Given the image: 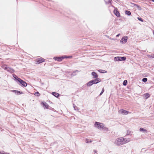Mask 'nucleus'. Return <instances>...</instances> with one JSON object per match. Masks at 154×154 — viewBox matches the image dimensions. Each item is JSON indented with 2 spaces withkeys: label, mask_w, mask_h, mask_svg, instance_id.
Listing matches in <instances>:
<instances>
[{
  "label": "nucleus",
  "mask_w": 154,
  "mask_h": 154,
  "mask_svg": "<svg viewBox=\"0 0 154 154\" xmlns=\"http://www.w3.org/2000/svg\"><path fill=\"white\" fill-rule=\"evenodd\" d=\"M140 131H143L144 133H146L147 132V131L143 128H140Z\"/></svg>",
  "instance_id": "obj_14"
},
{
  "label": "nucleus",
  "mask_w": 154,
  "mask_h": 154,
  "mask_svg": "<svg viewBox=\"0 0 154 154\" xmlns=\"http://www.w3.org/2000/svg\"><path fill=\"white\" fill-rule=\"evenodd\" d=\"M145 96L147 98H148L149 97V94L148 93H146L145 94Z\"/></svg>",
  "instance_id": "obj_27"
},
{
  "label": "nucleus",
  "mask_w": 154,
  "mask_h": 154,
  "mask_svg": "<svg viewBox=\"0 0 154 154\" xmlns=\"http://www.w3.org/2000/svg\"><path fill=\"white\" fill-rule=\"evenodd\" d=\"M52 94L54 96H55V97H58L59 96V94L58 93H57L53 92L52 93Z\"/></svg>",
  "instance_id": "obj_15"
},
{
  "label": "nucleus",
  "mask_w": 154,
  "mask_h": 154,
  "mask_svg": "<svg viewBox=\"0 0 154 154\" xmlns=\"http://www.w3.org/2000/svg\"><path fill=\"white\" fill-rule=\"evenodd\" d=\"M34 95H35L36 96H39L40 95V94L38 92H35L34 94Z\"/></svg>",
  "instance_id": "obj_26"
},
{
  "label": "nucleus",
  "mask_w": 154,
  "mask_h": 154,
  "mask_svg": "<svg viewBox=\"0 0 154 154\" xmlns=\"http://www.w3.org/2000/svg\"><path fill=\"white\" fill-rule=\"evenodd\" d=\"M93 84V83H92V82L91 80L87 84V85L88 86H91Z\"/></svg>",
  "instance_id": "obj_18"
},
{
  "label": "nucleus",
  "mask_w": 154,
  "mask_h": 154,
  "mask_svg": "<svg viewBox=\"0 0 154 154\" xmlns=\"http://www.w3.org/2000/svg\"><path fill=\"white\" fill-rule=\"evenodd\" d=\"M64 57V58H70V57H70V56H65Z\"/></svg>",
  "instance_id": "obj_32"
},
{
  "label": "nucleus",
  "mask_w": 154,
  "mask_h": 154,
  "mask_svg": "<svg viewBox=\"0 0 154 154\" xmlns=\"http://www.w3.org/2000/svg\"><path fill=\"white\" fill-rule=\"evenodd\" d=\"M43 104L44 106H45V107L46 108H48V104L47 103H43Z\"/></svg>",
  "instance_id": "obj_21"
},
{
  "label": "nucleus",
  "mask_w": 154,
  "mask_h": 154,
  "mask_svg": "<svg viewBox=\"0 0 154 154\" xmlns=\"http://www.w3.org/2000/svg\"><path fill=\"white\" fill-rule=\"evenodd\" d=\"M92 83L93 84H97L100 82L101 80L99 78H97L95 79L91 80Z\"/></svg>",
  "instance_id": "obj_6"
},
{
  "label": "nucleus",
  "mask_w": 154,
  "mask_h": 154,
  "mask_svg": "<svg viewBox=\"0 0 154 154\" xmlns=\"http://www.w3.org/2000/svg\"><path fill=\"white\" fill-rule=\"evenodd\" d=\"M54 58L56 60L60 61L64 58V57L63 56H62L61 57H54Z\"/></svg>",
  "instance_id": "obj_8"
},
{
  "label": "nucleus",
  "mask_w": 154,
  "mask_h": 154,
  "mask_svg": "<svg viewBox=\"0 0 154 154\" xmlns=\"http://www.w3.org/2000/svg\"><path fill=\"white\" fill-rule=\"evenodd\" d=\"M17 78V81L18 82L20 83V84H21L24 87H26L27 86V84L25 82L18 77Z\"/></svg>",
  "instance_id": "obj_3"
},
{
  "label": "nucleus",
  "mask_w": 154,
  "mask_h": 154,
  "mask_svg": "<svg viewBox=\"0 0 154 154\" xmlns=\"http://www.w3.org/2000/svg\"><path fill=\"white\" fill-rule=\"evenodd\" d=\"M120 35V34H118V35H116V36L117 37H119V36Z\"/></svg>",
  "instance_id": "obj_34"
},
{
  "label": "nucleus",
  "mask_w": 154,
  "mask_h": 154,
  "mask_svg": "<svg viewBox=\"0 0 154 154\" xmlns=\"http://www.w3.org/2000/svg\"><path fill=\"white\" fill-rule=\"evenodd\" d=\"M137 19L140 21L142 22H143V20L141 18H140V17H137Z\"/></svg>",
  "instance_id": "obj_28"
},
{
  "label": "nucleus",
  "mask_w": 154,
  "mask_h": 154,
  "mask_svg": "<svg viewBox=\"0 0 154 154\" xmlns=\"http://www.w3.org/2000/svg\"><path fill=\"white\" fill-rule=\"evenodd\" d=\"M103 130L104 131H108V128L104 127V125H103V128L101 129V130Z\"/></svg>",
  "instance_id": "obj_19"
},
{
  "label": "nucleus",
  "mask_w": 154,
  "mask_h": 154,
  "mask_svg": "<svg viewBox=\"0 0 154 154\" xmlns=\"http://www.w3.org/2000/svg\"><path fill=\"white\" fill-rule=\"evenodd\" d=\"M125 13L128 16L130 15L131 14V12L128 11H125Z\"/></svg>",
  "instance_id": "obj_17"
},
{
  "label": "nucleus",
  "mask_w": 154,
  "mask_h": 154,
  "mask_svg": "<svg viewBox=\"0 0 154 154\" xmlns=\"http://www.w3.org/2000/svg\"><path fill=\"white\" fill-rule=\"evenodd\" d=\"M106 3L108 4L111 5L112 3V0H107V1H106Z\"/></svg>",
  "instance_id": "obj_20"
},
{
  "label": "nucleus",
  "mask_w": 154,
  "mask_h": 154,
  "mask_svg": "<svg viewBox=\"0 0 154 154\" xmlns=\"http://www.w3.org/2000/svg\"><path fill=\"white\" fill-rule=\"evenodd\" d=\"M130 141L129 139L124 138L123 137H120L116 139L114 142V144L118 146H120Z\"/></svg>",
  "instance_id": "obj_1"
},
{
  "label": "nucleus",
  "mask_w": 154,
  "mask_h": 154,
  "mask_svg": "<svg viewBox=\"0 0 154 154\" xmlns=\"http://www.w3.org/2000/svg\"><path fill=\"white\" fill-rule=\"evenodd\" d=\"M105 71L104 70H101V69L99 70V72H100L102 73H104L106 72V71H105Z\"/></svg>",
  "instance_id": "obj_22"
},
{
  "label": "nucleus",
  "mask_w": 154,
  "mask_h": 154,
  "mask_svg": "<svg viewBox=\"0 0 154 154\" xmlns=\"http://www.w3.org/2000/svg\"><path fill=\"white\" fill-rule=\"evenodd\" d=\"M147 150V149L145 148H143L141 149V152H143L146 151Z\"/></svg>",
  "instance_id": "obj_25"
},
{
  "label": "nucleus",
  "mask_w": 154,
  "mask_h": 154,
  "mask_svg": "<svg viewBox=\"0 0 154 154\" xmlns=\"http://www.w3.org/2000/svg\"><path fill=\"white\" fill-rule=\"evenodd\" d=\"M20 94V91H17V94Z\"/></svg>",
  "instance_id": "obj_36"
},
{
  "label": "nucleus",
  "mask_w": 154,
  "mask_h": 154,
  "mask_svg": "<svg viewBox=\"0 0 154 154\" xmlns=\"http://www.w3.org/2000/svg\"><path fill=\"white\" fill-rule=\"evenodd\" d=\"M7 71L11 73H13L14 71L13 69L9 66L8 67V69Z\"/></svg>",
  "instance_id": "obj_11"
},
{
  "label": "nucleus",
  "mask_w": 154,
  "mask_h": 154,
  "mask_svg": "<svg viewBox=\"0 0 154 154\" xmlns=\"http://www.w3.org/2000/svg\"><path fill=\"white\" fill-rule=\"evenodd\" d=\"M104 92V88H103L102 90V91H101V92L100 93V95H102V94L103 93V92Z\"/></svg>",
  "instance_id": "obj_30"
},
{
  "label": "nucleus",
  "mask_w": 154,
  "mask_h": 154,
  "mask_svg": "<svg viewBox=\"0 0 154 154\" xmlns=\"http://www.w3.org/2000/svg\"><path fill=\"white\" fill-rule=\"evenodd\" d=\"M128 37L127 36H124L121 39L120 42L122 43H126L127 41Z\"/></svg>",
  "instance_id": "obj_7"
},
{
  "label": "nucleus",
  "mask_w": 154,
  "mask_h": 154,
  "mask_svg": "<svg viewBox=\"0 0 154 154\" xmlns=\"http://www.w3.org/2000/svg\"><path fill=\"white\" fill-rule=\"evenodd\" d=\"M94 152L95 153H96L97 152V151L96 150H94Z\"/></svg>",
  "instance_id": "obj_35"
},
{
  "label": "nucleus",
  "mask_w": 154,
  "mask_h": 154,
  "mask_svg": "<svg viewBox=\"0 0 154 154\" xmlns=\"http://www.w3.org/2000/svg\"><path fill=\"white\" fill-rule=\"evenodd\" d=\"M91 75L93 76L94 78H97L98 75L97 74L94 72H93L91 73Z\"/></svg>",
  "instance_id": "obj_10"
},
{
  "label": "nucleus",
  "mask_w": 154,
  "mask_h": 154,
  "mask_svg": "<svg viewBox=\"0 0 154 154\" xmlns=\"http://www.w3.org/2000/svg\"><path fill=\"white\" fill-rule=\"evenodd\" d=\"M152 1L154 2V0H152Z\"/></svg>",
  "instance_id": "obj_39"
},
{
  "label": "nucleus",
  "mask_w": 154,
  "mask_h": 154,
  "mask_svg": "<svg viewBox=\"0 0 154 154\" xmlns=\"http://www.w3.org/2000/svg\"><path fill=\"white\" fill-rule=\"evenodd\" d=\"M13 77L15 78V79L17 80V76L15 74H13Z\"/></svg>",
  "instance_id": "obj_29"
},
{
  "label": "nucleus",
  "mask_w": 154,
  "mask_h": 154,
  "mask_svg": "<svg viewBox=\"0 0 154 154\" xmlns=\"http://www.w3.org/2000/svg\"><path fill=\"white\" fill-rule=\"evenodd\" d=\"M126 59V57H114V60L115 61H118L122 60H125Z\"/></svg>",
  "instance_id": "obj_4"
},
{
  "label": "nucleus",
  "mask_w": 154,
  "mask_h": 154,
  "mask_svg": "<svg viewBox=\"0 0 154 154\" xmlns=\"http://www.w3.org/2000/svg\"><path fill=\"white\" fill-rule=\"evenodd\" d=\"M147 57L149 58H154V54L150 55H148Z\"/></svg>",
  "instance_id": "obj_16"
},
{
  "label": "nucleus",
  "mask_w": 154,
  "mask_h": 154,
  "mask_svg": "<svg viewBox=\"0 0 154 154\" xmlns=\"http://www.w3.org/2000/svg\"><path fill=\"white\" fill-rule=\"evenodd\" d=\"M74 73V72H73L72 74V75H74L73 74Z\"/></svg>",
  "instance_id": "obj_38"
},
{
  "label": "nucleus",
  "mask_w": 154,
  "mask_h": 154,
  "mask_svg": "<svg viewBox=\"0 0 154 154\" xmlns=\"http://www.w3.org/2000/svg\"><path fill=\"white\" fill-rule=\"evenodd\" d=\"M103 124L97 122H96L94 124L95 127L100 130H101V129L103 128Z\"/></svg>",
  "instance_id": "obj_2"
},
{
  "label": "nucleus",
  "mask_w": 154,
  "mask_h": 154,
  "mask_svg": "<svg viewBox=\"0 0 154 154\" xmlns=\"http://www.w3.org/2000/svg\"><path fill=\"white\" fill-rule=\"evenodd\" d=\"M1 154H5L4 153H1Z\"/></svg>",
  "instance_id": "obj_37"
},
{
  "label": "nucleus",
  "mask_w": 154,
  "mask_h": 154,
  "mask_svg": "<svg viewBox=\"0 0 154 154\" xmlns=\"http://www.w3.org/2000/svg\"><path fill=\"white\" fill-rule=\"evenodd\" d=\"M45 61V59L44 58H41L39 59L36 60L37 63L39 64L40 63L43 62Z\"/></svg>",
  "instance_id": "obj_9"
},
{
  "label": "nucleus",
  "mask_w": 154,
  "mask_h": 154,
  "mask_svg": "<svg viewBox=\"0 0 154 154\" xmlns=\"http://www.w3.org/2000/svg\"><path fill=\"white\" fill-rule=\"evenodd\" d=\"M8 66L6 65H3L2 66V67L4 69L6 70H7Z\"/></svg>",
  "instance_id": "obj_13"
},
{
  "label": "nucleus",
  "mask_w": 154,
  "mask_h": 154,
  "mask_svg": "<svg viewBox=\"0 0 154 154\" xmlns=\"http://www.w3.org/2000/svg\"><path fill=\"white\" fill-rule=\"evenodd\" d=\"M116 0V1H118V0Z\"/></svg>",
  "instance_id": "obj_40"
},
{
  "label": "nucleus",
  "mask_w": 154,
  "mask_h": 154,
  "mask_svg": "<svg viewBox=\"0 0 154 154\" xmlns=\"http://www.w3.org/2000/svg\"><path fill=\"white\" fill-rule=\"evenodd\" d=\"M119 112L120 114H122L124 115H126L129 113L128 111L121 109L119 111Z\"/></svg>",
  "instance_id": "obj_5"
},
{
  "label": "nucleus",
  "mask_w": 154,
  "mask_h": 154,
  "mask_svg": "<svg viewBox=\"0 0 154 154\" xmlns=\"http://www.w3.org/2000/svg\"><path fill=\"white\" fill-rule=\"evenodd\" d=\"M91 142H92V141L91 140H90V141H89L88 139H87L86 140V142L87 143H91Z\"/></svg>",
  "instance_id": "obj_31"
},
{
  "label": "nucleus",
  "mask_w": 154,
  "mask_h": 154,
  "mask_svg": "<svg viewBox=\"0 0 154 154\" xmlns=\"http://www.w3.org/2000/svg\"><path fill=\"white\" fill-rule=\"evenodd\" d=\"M114 14L118 17L120 16V15L119 12L117 10H114Z\"/></svg>",
  "instance_id": "obj_12"
},
{
  "label": "nucleus",
  "mask_w": 154,
  "mask_h": 154,
  "mask_svg": "<svg viewBox=\"0 0 154 154\" xmlns=\"http://www.w3.org/2000/svg\"><path fill=\"white\" fill-rule=\"evenodd\" d=\"M147 79L146 78H144L142 79L143 82H146L147 81Z\"/></svg>",
  "instance_id": "obj_24"
},
{
  "label": "nucleus",
  "mask_w": 154,
  "mask_h": 154,
  "mask_svg": "<svg viewBox=\"0 0 154 154\" xmlns=\"http://www.w3.org/2000/svg\"><path fill=\"white\" fill-rule=\"evenodd\" d=\"M73 107L74 108V109H75V110H76L77 109H76L77 108V107H76L75 106H74V105H73Z\"/></svg>",
  "instance_id": "obj_33"
},
{
  "label": "nucleus",
  "mask_w": 154,
  "mask_h": 154,
  "mask_svg": "<svg viewBox=\"0 0 154 154\" xmlns=\"http://www.w3.org/2000/svg\"><path fill=\"white\" fill-rule=\"evenodd\" d=\"M127 81L126 80H125L124 81L123 83V85H127Z\"/></svg>",
  "instance_id": "obj_23"
}]
</instances>
